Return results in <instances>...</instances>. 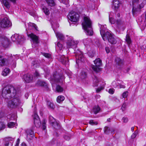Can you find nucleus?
<instances>
[{
  "label": "nucleus",
  "mask_w": 146,
  "mask_h": 146,
  "mask_svg": "<svg viewBox=\"0 0 146 146\" xmlns=\"http://www.w3.org/2000/svg\"><path fill=\"white\" fill-rule=\"evenodd\" d=\"M16 90L14 87L11 85L4 87L2 91V96L5 99H9L7 102L9 108H14L18 106L20 103L19 98L17 97Z\"/></svg>",
  "instance_id": "f257e3e1"
},
{
  "label": "nucleus",
  "mask_w": 146,
  "mask_h": 146,
  "mask_svg": "<svg viewBox=\"0 0 146 146\" xmlns=\"http://www.w3.org/2000/svg\"><path fill=\"white\" fill-rule=\"evenodd\" d=\"M82 25L84 29L88 34L90 35H92L93 31L92 27V23L89 18L85 17Z\"/></svg>",
  "instance_id": "f03ea898"
},
{
  "label": "nucleus",
  "mask_w": 146,
  "mask_h": 146,
  "mask_svg": "<svg viewBox=\"0 0 146 146\" xmlns=\"http://www.w3.org/2000/svg\"><path fill=\"white\" fill-rule=\"evenodd\" d=\"M102 30V29L100 30V34L104 41L108 40L109 42L112 44L116 43L117 41L115 38L114 35L109 32H106L104 35V31Z\"/></svg>",
  "instance_id": "7ed1b4c3"
},
{
  "label": "nucleus",
  "mask_w": 146,
  "mask_h": 146,
  "mask_svg": "<svg viewBox=\"0 0 146 146\" xmlns=\"http://www.w3.org/2000/svg\"><path fill=\"white\" fill-rule=\"evenodd\" d=\"M113 14V13L111 12L109 15V20L110 23L111 24H115L117 25V27L119 29H122V30H123L125 28L124 22L122 21L121 19L115 21L112 17V14Z\"/></svg>",
  "instance_id": "20e7f679"
},
{
  "label": "nucleus",
  "mask_w": 146,
  "mask_h": 146,
  "mask_svg": "<svg viewBox=\"0 0 146 146\" xmlns=\"http://www.w3.org/2000/svg\"><path fill=\"white\" fill-rule=\"evenodd\" d=\"M95 65H92L91 67L93 71L96 72H98L101 70V68L100 67L102 65V61L100 58L96 59L94 61Z\"/></svg>",
  "instance_id": "39448f33"
},
{
  "label": "nucleus",
  "mask_w": 146,
  "mask_h": 146,
  "mask_svg": "<svg viewBox=\"0 0 146 146\" xmlns=\"http://www.w3.org/2000/svg\"><path fill=\"white\" fill-rule=\"evenodd\" d=\"M79 15L76 13L71 12L68 15V17L72 22H76L79 20Z\"/></svg>",
  "instance_id": "423d86ee"
},
{
  "label": "nucleus",
  "mask_w": 146,
  "mask_h": 146,
  "mask_svg": "<svg viewBox=\"0 0 146 146\" xmlns=\"http://www.w3.org/2000/svg\"><path fill=\"white\" fill-rule=\"evenodd\" d=\"M78 43V41H75L74 39L70 38H68L66 42L68 47L74 49L77 48V45Z\"/></svg>",
  "instance_id": "0eeeda50"
},
{
  "label": "nucleus",
  "mask_w": 146,
  "mask_h": 146,
  "mask_svg": "<svg viewBox=\"0 0 146 146\" xmlns=\"http://www.w3.org/2000/svg\"><path fill=\"white\" fill-rule=\"evenodd\" d=\"M11 25V23L7 17H5L0 21V26L2 28L9 27Z\"/></svg>",
  "instance_id": "6e6552de"
},
{
  "label": "nucleus",
  "mask_w": 146,
  "mask_h": 146,
  "mask_svg": "<svg viewBox=\"0 0 146 146\" xmlns=\"http://www.w3.org/2000/svg\"><path fill=\"white\" fill-rule=\"evenodd\" d=\"M28 36L30 37L32 40L33 43L32 44L33 47L34 44H35L34 46L35 47L39 43L38 37L33 33H31V34H28Z\"/></svg>",
  "instance_id": "1a4fd4ad"
},
{
  "label": "nucleus",
  "mask_w": 146,
  "mask_h": 146,
  "mask_svg": "<svg viewBox=\"0 0 146 146\" xmlns=\"http://www.w3.org/2000/svg\"><path fill=\"white\" fill-rule=\"evenodd\" d=\"M74 53L75 54L76 58L78 60H80L81 62H84L85 58L84 57L82 52L78 49L77 50L74 49Z\"/></svg>",
  "instance_id": "9d476101"
},
{
  "label": "nucleus",
  "mask_w": 146,
  "mask_h": 146,
  "mask_svg": "<svg viewBox=\"0 0 146 146\" xmlns=\"http://www.w3.org/2000/svg\"><path fill=\"white\" fill-rule=\"evenodd\" d=\"M60 76L56 72L53 74L52 76H51L50 78V81L52 85L54 83H58L59 82Z\"/></svg>",
  "instance_id": "9b49d317"
},
{
  "label": "nucleus",
  "mask_w": 146,
  "mask_h": 146,
  "mask_svg": "<svg viewBox=\"0 0 146 146\" xmlns=\"http://www.w3.org/2000/svg\"><path fill=\"white\" fill-rule=\"evenodd\" d=\"M0 42L2 46L5 48L8 46L9 43L8 38L4 36L0 37Z\"/></svg>",
  "instance_id": "f8f14e48"
},
{
  "label": "nucleus",
  "mask_w": 146,
  "mask_h": 146,
  "mask_svg": "<svg viewBox=\"0 0 146 146\" xmlns=\"http://www.w3.org/2000/svg\"><path fill=\"white\" fill-rule=\"evenodd\" d=\"M115 61L116 67L118 69H121L123 64V60L120 58L117 57L115 58Z\"/></svg>",
  "instance_id": "ddd939ff"
},
{
  "label": "nucleus",
  "mask_w": 146,
  "mask_h": 146,
  "mask_svg": "<svg viewBox=\"0 0 146 146\" xmlns=\"http://www.w3.org/2000/svg\"><path fill=\"white\" fill-rule=\"evenodd\" d=\"M34 123L35 126L37 127L40 126L41 122L38 115L35 114L33 116Z\"/></svg>",
  "instance_id": "4468645a"
},
{
  "label": "nucleus",
  "mask_w": 146,
  "mask_h": 146,
  "mask_svg": "<svg viewBox=\"0 0 146 146\" xmlns=\"http://www.w3.org/2000/svg\"><path fill=\"white\" fill-rule=\"evenodd\" d=\"M11 38L12 40L14 42L16 41L19 42L22 40V36L18 34H15L12 35L11 37Z\"/></svg>",
  "instance_id": "2eb2a0df"
},
{
  "label": "nucleus",
  "mask_w": 146,
  "mask_h": 146,
  "mask_svg": "<svg viewBox=\"0 0 146 146\" xmlns=\"http://www.w3.org/2000/svg\"><path fill=\"white\" fill-rule=\"evenodd\" d=\"M113 8L115 10L117 11L119 8L121 3L118 0H114L113 3Z\"/></svg>",
  "instance_id": "dca6fc26"
},
{
  "label": "nucleus",
  "mask_w": 146,
  "mask_h": 146,
  "mask_svg": "<svg viewBox=\"0 0 146 146\" xmlns=\"http://www.w3.org/2000/svg\"><path fill=\"white\" fill-rule=\"evenodd\" d=\"M23 78L25 82L27 83L31 82L33 79L32 76L29 74H25Z\"/></svg>",
  "instance_id": "f3484780"
},
{
  "label": "nucleus",
  "mask_w": 146,
  "mask_h": 146,
  "mask_svg": "<svg viewBox=\"0 0 146 146\" xmlns=\"http://www.w3.org/2000/svg\"><path fill=\"white\" fill-rule=\"evenodd\" d=\"M26 133L27 135V138L30 137L31 138L30 139H32L33 137L34 136V132L33 130L32 129H27L26 131Z\"/></svg>",
  "instance_id": "a211bd4d"
},
{
  "label": "nucleus",
  "mask_w": 146,
  "mask_h": 146,
  "mask_svg": "<svg viewBox=\"0 0 146 146\" xmlns=\"http://www.w3.org/2000/svg\"><path fill=\"white\" fill-rule=\"evenodd\" d=\"M141 11V10L140 9L138 8H136L135 6H133L132 13L133 16H136L137 15L139 14Z\"/></svg>",
  "instance_id": "6ab92c4d"
},
{
  "label": "nucleus",
  "mask_w": 146,
  "mask_h": 146,
  "mask_svg": "<svg viewBox=\"0 0 146 146\" xmlns=\"http://www.w3.org/2000/svg\"><path fill=\"white\" fill-rule=\"evenodd\" d=\"M1 3L3 6L9 9L10 7V5L9 2L7 0H2L1 1Z\"/></svg>",
  "instance_id": "aec40b11"
},
{
  "label": "nucleus",
  "mask_w": 146,
  "mask_h": 146,
  "mask_svg": "<svg viewBox=\"0 0 146 146\" xmlns=\"http://www.w3.org/2000/svg\"><path fill=\"white\" fill-rule=\"evenodd\" d=\"M29 29L31 30L33 29L37 30V27L34 23H29L28 24Z\"/></svg>",
  "instance_id": "412c9836"
},
{
  "label": "nucleus",
  "mask_w": 146,
  "mask_h": 146,
  "mask_svg": "<svg viewBox=\"0 0 146 146\" xmlns=\"http://www.w3.org/2000/svg\"><path fill=\"white\" fill-rule=\"evenodd\" d=\"M100 110V108L98 105L95 106L93 108V111L95 114L99 113Z\"/></svg>",
  "instance_id": "4be33fe9"
},
{
  "label": "nucleus",
  "mask_w": 146,
  "mask_h": 146,
  "mask_svg": "<svg viewBox=\"0 0 146 146\" xmlns=\"http://www.w3.org/2000/svg\"><path fill=\"white\" fill-rule=\"evenodd\" d=\"M7 60L6 59L0 56V66H3L5 65V62Z\"/></svg>",
  "instance_id": "5701e85b"
},
{
  "label": "nucleus",
  "mask_w": 146,
  "mask_h": 146,
  "mask_svg": "<svg viewBox=\"0 0 146 146\" xmlns=\"http://www.w3.org/2000/svg\"><path fill=\"white\" fill-rule=\"evenodd\" d=\"M37 85L44 87H46L47 86V84L46 82L41 81H38L37 83Z\"/></svg>",
  "instance_id": "b1692460"
},
{
  "label": "nucleus",
  "mask_w": 146,
  "mask_h": 146,
  "mask_svg": "<svg viewBox=\"0 0 146 146\" xmlns=\"http://www.w3.org/2000/svg\"><path fill=\"white\" fill-rule=\"evenodd\" d=\"M99 81V80L98 78L95 76L93 80V86H97Z\"/></svg>",
  "instance_id": "393cba45"
},
{
  "label": "nucleus",
  "mask_w": 146,
  "mask_h": 146,
  "mask_svg": "<svg viewBox=\"0 0 146 146\" xmlns=\"http://www.w3.org/2000/svg\"><path fill=\"white\" fill-rule=\"evenodd\" d=\"M10 72V69L9 68H6L2 72V74L4 76H7L9 73Z\"/></svg>",
  "instance_id": "a878e982"
},
{
  "label": "nucleus",
  "mask_w": 146,
  "mask_h": 146,
  "mask_svg": "<svg viewBox=\"0 0 146 146\" xmlns=\"http://www.w3.org/2000/svg\"><path fill=\"white\" fill-rule=\"evenodd\" d=\"M64 96H59L57 98V102L58 103H61L64 100Z\"/></svg>",
  "instance_id": "bb28decb"
},
{
  "label": "nucleus",
  "mask_w": 146,
  "mask_h": 146,
  "mask_svg": "<svg viewBox=\"0 0 146 146\" xmlns=\"http://www.w3.org/2000/svg\"><path fill=\"white\" fill-rule=\"evenodd\" d=\"M60 58L61 61L63 64H65L68 62V58H65L64 55L61 56Z\"/></svg>",
  "instance_id": "cd10ccee"
},
{
  "label": "nucleus",
  "mask_w": 146,
  "mask_h": 146,
  "mask_svg": "<svg viewBox=\"0 0 146 146\" xmlns=\"http://www.w3.org/2000/svg\"><path fill=\"white\" fill-rule=\"evenodd\" d=\"M52 125L54 128L56 129H59L60 128V125L59 122L56 121Z\"/></svg>",
  "instance_id": "c85d7f7f"
},
{
  "label": "nucleus",
  "mask_w": 146,
  "mask_h": 146,
  "mask_svg": "<svg viewBox=\"0 0 146 146\" xmlns=\"http://www.w3.org/2000/svg\"><path fill=\"white\" fill-rule=\"evenodd\" d=\"M56 91L57 92L61 93L63 92V88L59 85H57L56 88Z\"/></svg>",
  "instance_id": "c756f323"
},
{
  "label": "nucleus",
  "mask_w": 146,
  "mask_h": 146,
  "mask_svg": "<svg viewBox=\"0 0 146 146\" xmlns=\"http://www.w3.org/2000/svg\"><path fill=\"white\" fill-rule=\"evenodd\" d=\"M49 120L50 123L52 125L56 121V119L51 116H49Z\"/></svg>",
  "instance_id": "7c9ffc66"
},
{
  "label": "nucleus",
  "mask_w": 146,
  "mask_h": 146,
  "mask_svg": "<svg viewBox=\"0 0 146 146\" xmlns=\"http://www.w3.org/2000/svg\"><path fill=\"white\" fill-rule=\"evenodd\" d=\"M57 37L60 40H62L64 39V37L63 35L61 33L57 32L56 34Z\"/></svg>",
  "instance_id": "2f4dec72"
},
{
  "label": "nucleus",
  "mask_w": 146,
  "mask_h": 146,
  "mask_svg": "<svg viewBox=\"0 0 146 146\" xmlns=\"http://www.w3.org/2000/svg\"><path fill=\"white\" fill-rule=\"evenodd\" d=\"M42 10L43 11L46 15H48L50 13V12L49 10L46 7H44L42 8Z\"/></svg>",
  "instance_id": "473e14b6"
},
{
  "label": "nucleus",
  "mask_w": 146,
  "mask_h": 146,
  "mask_svg": "<svg viewBox=\"0 0 146 146\" xmlns=\"http://www.w3.org/2000/svg\"><path fill=\"white\" fill-rule=\"evenodd\" d=\"M89 123L92 125H97L98 124V122L94 120H90L89 122Z\"/></svg>",
  "instance_id": "72a5a7b5"
},
{
  "label": "nucleus",
  "mask_w": 146,
  "mask_h": 146,
  "mask_svg": "<svg viewBox=\"0 0 146 146\" xmlns=\"http://www.w3.org/2000/svg\"><path fill=\"white\" fill-rule=\"evenodd\" d=\"M48 4L50 6H53L55 5L53 0H46Z\"/></svg>",
  "instance_id": "f704fd0d"
},
{
  "label": "nucleus",
  "mask_w": 146,
  "mask_h": 146,
  "mask_svg": "<svg viewBox=\"0 0 146 146\" xmlns=\"http://www.w3.org/2000/svg\"><path fill=\"white\" fill-rule=\"evenodd\" d=\"M47 105L49 108L51 109H54V106L53 104L50 102H48Z\"/></svg>",
  "instance_id": "c9c22d12"
},
{
  "label": "nucleus",
  "mask_w": 146,
  "mask_h": 146,
  "mask_svg": "<svg viewBox=\"0 0 146 146\" xmlns=\"http://www.w3.org/2000/svg\"><path fill=\"white\" fill-rule=\"evenodd\" d=\"M15 123L12 122H10L8 123L7 126L9 128H12L15 126Z\"/></svg>",
  "instance_id": "e433bc0d"
},
{
  "label": "nucleus",
  "mask_w": 146,
  "mask_h": 146,
  "mask_svg": "<svg viewBox=\"0 0 146 146\" xmlns=\"http://www.w3.org/2000/svg\"><path fill=\"white\" fill-rule=\"evenodd\" d=\"M56 48L60 50H62V45L59 42H58L56 46Z\"/></svg>",
  "instance_id": "4c0bfd02"
},
{
  "label": "nucleus",
  "mask_w": 146,
  "mask_h": 146,
  "mask_svg": "<svg viewBox=\"0 0 146 146\" xmlns=\"http://www.w3.org/2000/svg\"><path fill=\"white\" fill-rule=\"evenodd\" d=\"M91 41V40L90 38H86L84 39L83 40V42L85 45H86L88 44Z\"/></svg>",
  "instance_id": "58836bf2"
},
{
  "label": "nucleus",
  "mask_w": 146,
  "mask_h": 146,
  "mask_svg": "<svg viewBox=\"0 0 146 146\" xmlns=\"http://www.w3.org/2000/svg\"><path fill=\"white\" fill-rule=\"evenodd\" d=\"M119 83L117 81H113L111 85L112 86L115 88H116L119 86Z\"/></svg>",
  "instance_id": "ea45409f"
},
{
  "label": "nucleus",
  "mask_w": 146,
  "mask_h": 146,
  "mask_svg": "<svg viewBox=\"0 0 146 146\" xmlns=\"http://www.w3.org/2000/svg\"><path fill=\"white\" fill-rule=\"evenodd\" d=\"M126 41L128 44H130L131 42V39L129 35L127 34L126 36Z\"/></svg>",
  "instance_id": "a19ab883"
},
{
  "label": "nucleus",
  "mask_w": 146,
  "mask_h": 146,
  "mask_svg": "<svg viewBox=\"0 0 146 146\" xmlns=\"http://www.w3.org/2000/svg\"><path fill=\"white\" fill-rule=\"evenodd\" d=\"M128 95V92L127 91H125L122 94V97L124 98H127V96Z\"/></svg>",
  "instance_id": "79ce46f5"
},
{
  "label": "nucleus",
  "mask_w": 146,
  "mask_h": 146,
  "mask_svg": "<svg viewBox=\"0 0 146 146\" xmlns=\"http://www.w3.org/2000/svg\"><path fill=\"white\" fill-rule=\"evenodd\" d=\"M87 77V73L84 72H82L81 73V78L82 79H84Z\"/></svg>",
  "instance_id": "37998d69"
},
{
  "label": "nucleus",
  "mask_w": 146,
  "mask_h": 146,
  "mask_svg": "<svg viewBox=\"0 0 146 146\" xmlns=\"http://www.w3.org/2000/svg\"><path fill=\"white\" fill-rule=\"evenodd\" d=\"M100 25L101 26L100 28V30L101 29L102 30V29H103V31H104V34L105 35V33H106L105 32V30L106 28V25H99V27L100 26ZM102 31H103V30H102Z\"/></svg>",
  "instance_id": "c03bdc74"
},
{
  "label": "nucleus",
  "mask_w": 146,
  "mask_h": 146,
  "mask_svg": "<svg viewBox=\"0 0 146 146\" xmlns=\"http://www.w3.org/2000/svg\"><path fill=\"white\" fill-rule=\"evenodd\" d=\"M138 131H135L134 133H133L131 136V137L132 139H134L137 136L138 134Z\"/></svg>",
  "instance_id": "a18cd8bd"
},
{
  "label": "nucleus",
  "mask_w": 146,
  "mask_h": 146,
  "mask_svg": "<svg viewBox=\"0 0 146 146\" xmlns=\"http://www.w3.org/2000/svg\"><path fill=\"white\" fill-rule=\"evenodd\" d=\"M46 121L44 119L42 122V126L43 129L44 130L46 128Z\"/></svg>",
  "instance_id": "49530a36"
},
{
  "label": "nucleus",
  "mask_w": 146,
  "mask_h": 146,
  "mask_svg": "<svg viewBox=\"0 0 146 146\" xmlns=\"http://www.w3.org/2000/svg\"><path fill=\"white\" fill-rule=\"evenodd\" d=\"M5 127V126L3 122H0V130L4 129Z\"/></svg>",
  "instance_id": "de8ad7c7"
},
{
  "label": "nucleus",
  "mask_w": 146,
  "mask_h": 146,
  "mask_svg": "<svg viewBox=\"0 0 146 146\" xmlns=\"http://www.w3.org/2000/svg\"><path fill=\"white\" fill-rule=\"evenodd\" d=\"M104 86H102L98 88L96 90V92L97 93L100 92L102 90L104 89Z\"/></svg>",
  "instance_id": "09e8293b"
},
{
  "label": "nucleus",
  "mask_w": 146,
  "mask_h": 146,
  "mask_svg": "<svg viewBox=\"0 0 146 146\" xmlns=\"http://www.w3.org/2000/svg\"><path fill=\"white\" fill-rule=\"evenodd\" d=\"M139 0H133L132 1V4L133 6L136 5L138 3Z\"/></svg>",
  "instance_id": "8fccbe9b"
},
{
  "label": "nucleus",
  "mask_w": 146,
  "mask_h": 146,
  "mask_svg": "<svg viewBox=\"0 0 146 146\" xmlns=\"http://www.w3.org/2000/svg\"><path fill=\"white\" fill-rule=\"evenodd\" d=\"M126 107V104L125 103H123V104L122 105L121 108L122 110L123 111L125 110Z\"/></svg>",
  "instance_id": "3c124183"
},
{
  "label": "nucleus",
  "mask_w": 146,
  "mask_h": 146,
  "mask_svg": "<svg viewBox=\"0 0 146 146\" xmlns=\"http://www.w3.org/2000/svg\"><path fill=\"white\" fill-rule=\"evenodd\" d=\"M43 55L45 57L47 58H49L51 56L48 53H44L43 54Z\"/></svg>",
  "instance_id": "603ef678"
},
{
  "label": "nucleus",
  "mask_w": 146,
  "mask_h": 146,
  "mask_svg": "<svg viewBox=\"0 0 146 146\" xmlns=\"http://www.w3.org/2000/svg\"><path fill=\"white\" fill-rule=\"evenodd\" d=\"M125 86L123 85H122L119 84V86L118 87V88H125Z\"/></svg>",
  "instance_id": "864d4df0"
},
{
  "label": "nucleus",
  "mask_w": 146,
  "mask_h": 146,
  "mask_svg": "<svg viewBox=\"0 0 146 146\" xmlns=\"http://www.w3.org/2000/svg\"><path fill=\"white\" fill-rule=\"evenodd\" d=\"M114 90L113 89H110L109 90V92L111 94H113L114 93Z\"/></svg>",
  "instance_id": "5fc2aeb1"
},
{
  "label": "nucleus",
  "mask_w": 146,
  "mask_h": 146,
  "mask_svg": "<svg viewBox=\"0 0 146 146\" xmlns=\"http://www.w3.org/2000/svg\"><path fill=\"white\" fill-rule=\"evenodd\" d=\"M122 120L124 123H126L128 121V119L127 118L123 117L122 118Z\"/></svg>",
  "instance_id": "6e6d98bb"
},
{
  "label": "nucleus",
  "mask_w": 146,
  "mask_h": 146,
  "mask_svg": "<svg viewBox=\"0 0 146 146\" xmlns=\"http://www.w3.org/2000/svg\"><path fill=\"white\" fill-rule=\"evenodd\" d=\"M34 76L38 77L39 76V74L36 71L35 73L34 74Z\"/></svg>",
  "instance_id": "4d7b16f0"
},
{
  "label": "nucleus",
  "mask_w": 146,
  "mask_h": 146,
  "mask_svg": "<svg viewBox=\"0 0 146 146\" xmlns=\"http://www.w3.org/2000/svg\"><path fill=\"white\" fill-rule=\"evenodd\" d=\"M106 50L107 53H109L110 52V50L109 47H106L105 48Z\"/></svg>",
  "instance_id": "13d9d810"
},
{
  "label": "nucleus",
  "mask_w": 146,
  "mask_h": 146,
  "mask_svg": "<svg viewBox=\"0 0 146 146\" xmlns=\"http://www.w3.org/2000/svg\"><path fill=\"white\" fill-rule=\"evenodd\" d=\"M144 6V4L143 3H141L139 5V8L140 9H141V8H142Z\"/></svg>",
  "instance_id": "bf43d9fd"
},
{
  "label": "nucleus",
  "mask_w": 146,
  "mask_h": 146,
  "mask_svg": "<svg viewBox=\"0 0 146 146\" xmlns=\"http://www.w3.org/2000/svg\"><path fill=\"white\" fill-rule=\"evenodd\" d=\"M64 138L67 140H69L70 139V137L67 135H65L64 136Z\"/></svg>",
  "instance_id": "052dcab7"
},
{
  "label": "nucleus",
  "mask_w": 146,
  "mask_h": 146,
  "mask_svg": "<svg viewBox=\"0 0 146 146\" xmlns=\"http://www.w3.org/2000/svg\"><path fill=\"white\" fill-rule=\"evenodd\" d=\"M19 141H20V140H19V139H17L16 144H18V145H19Z\"/></svg>",
  "instance_id": "680f3d73"
},
{
  "label": "nucleus",
  "mask_w": 146,
  "mask_h": 146,
  "mask_svg": "<svg viewBox=\"0 0 146 146\" xmlns=\"http://www.w3.org/2000/svg\"><path fill=\"white\" fill-rule=\"evenodd\" d=\"M11 2H12L14 3H15L16 2V0H9Z\"/></svg>",
  "instance_id": "e2e57ef3"
},
{
  "label": "nucleus",
  "mask_w": 146,
  "mask_h": 146,
  "mask_svg": "<svg viewBox=\"0 0 146 146\" xmlns=\"http://www.w3.org/2000/svg\"><path fill=\"white\" fill-rule=\"evenodd\" d=\"M9 145V142H7L5 144V146H8Z\"/></svg>",
  "instance_id": "0e129e2a"
},
{
  "label": "nucleus",
  "mask_w": 146,
  "mask_h": 146,
  "mask_svg": "<svg viewBox=\"0 0 146 146\" xmlns=\"http://www.w3.org/2000/svg\"><path fill=\"white\" fill-rule=\"evenodd\" d=\"M21 146H27L25 143H22Z\"/></svg>",
  "instance_id": "69168bd1"
},
{
  "label": "nucleus",
  "mask_w": 146,
  "mask_h": 146,
  "mask_svg": "<svg viewBox=\"0 0 146 146\" xmlns=\"http://www.w3.org/2000/svg\"><path fill=\"white\" fill-rule=\"evenodd\" d=\"M116 17H120V15L119 13H118L116 15Z\"/></svg>",
  "instance_id": "338daca9"
},
{
  "label": "nucleus",
  "mask_w": 146,
  "mask_h": 146,
  "mask_svg": "<svg viewBox=\"0 0 146 146\" xmlns=\"http://www.w3.org/2000/svg\"><path fill=\"white\" fill-rule=\"evenodd\" d=\"M134 127H132L131 128V130L132 131H134Z\"/></svg>",
  "instance_id": "774afa93"
}]
</instances>
